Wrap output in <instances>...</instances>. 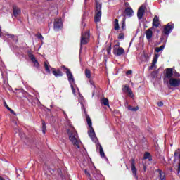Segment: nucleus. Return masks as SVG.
I'll list each match as a JSON object with an SVG mask.
<instances>
[{"label":"nucleus","instance_id":"nucleus-51","mask_svg":"<svg viewBox=\"0 0 180 180\" xmlns=\"http://www.w3.org/2000/svg\"><path fill=\"white\" fill-rule=\"evenodd\" d=\"M17 176L18 177V176H19V174H18Z\"/></svg>","mask_w":180,"mask_h":180},{"label":"nucleus","instance_id":"nucleus-3","mask_svg":"<svg viewBox=\"0 0 180 180\" xmlns=\"http://www.w3.org/2000/svg\"><path fill=\"white\" fill-rule=\"evenodd\" d=\"M61 68L65 70V73L68 77V79L70 84L71 89L73 92V94H75V89H74V86L72 84L75 83V79H74V75H72V73L71 72V70L68 69V68L65 67V65H62Z\"/></svg>","mask_w":180,"mask_h":180},{"label":"nucleus","instance_id":"nucleus-14","mask_svg":"<svg viewBox=\"0 0 180 180\" xmlns=\"http://www.w3.org/2000/svg\"><path fill=\"white\" fill-rule=\"evenodd\" d=\"M22 13V11L20 10V8L18 7L15 5L13 6V15L15 18H18L19 15Z\"/></svg>","mask_w":180,"mask_h":180},{"label":"nucleus","instance_id":"nucleus-21","mask_svg":"<svg viewBox=\"0 0 180 180\" xmlns=\"http://www.w3.org/2000/svg\"><path fill=\"white\" fill-rule=\"evenodd\" d=\"M122 91L124 92H127V94H129V95H130V96H133V91H131V90L130 89V87L127 85H125L124 86V88L122 89Z\"/></svg>","mask_w":180,"mask_h":180},{"label":"nucleus","instance_id":"nucleus-30","mask_svg":"<svg viewBox=\"0 0 180 180\" xmlns=\"http://www.w3.org/2000/svg\"><path fill=\"white\" fill-rule=\"evenodd\" d=\"M164 49H165V45H162L160 47H156L155 49V51L156 53H160V51H162V50H164Z\"/></svg>","mask_w":180,"mask_h":180},{"label":"nucleus","instance_id":"nucleus-17","mask_svg":"<svg viewBox=\"0 0 180 180\" xmlns=\"http://www.w3.org/2000/svg\"><path fill=\"white\" fill-rule=\"evenodd\" d=\"M124 13L127 16H129V18H131V16H133V13H134V11L131 7H127L125 8Z\"/></svg>","mask_w":180,"mask_h":180},{"label":"nucleus","instance_id":"nucleus-16","mask_svg":"<svg viewBox=\"0 0 180 180\" xmlns=\"http://www.w3.org/2000/svg\"><path fill=\"white\" fill-rule=\"evenodd\" d=\"M158 57H160V55H155L152 61V65L149 67V70H154V67H155V64H157V61H158Z\"/></svg>","mask_w":180,"mask_h":180},{"label":"nucleus","instance_id":"nucleus-24","mask_svg":"<svg viewBox=\"0 0 180 180\" xmlns=\"http://www.w3.org/2000/svg\"><path fill=\"white\" fill-rule=\"evenodd\" d=\"M114 29L115 30H119L120 29V27L119 26V20L115 19L114 21Z\"/></svg>","mask_w":180,"mask_h":180},{"label":"nucleus","instance_id":"nucleus-46","mask_svg":"<svg viewBox=\"0 0 180 180\" xmlns=\"http://www.w3.org/2000/svg\"><path fill=\"white\" fill-rule=\"evenodd\" d=\"M0 37H2V30L0 26Z\"/></svg>","mask_w":180,"mask_h":180},{"label":"nucleus","instance_id":"nucleus-25","mask_svg":"<svg viewBox=\"0 0 180 180\" xmlns=\"http://www.w3.org/2000/svg\"><path fill=\"white\" fill-rule=\"evenodd\" d=\"M44 67L45 68L46 72L48 74H50L51 71H50V65H49V63H47V62H44Z\"/></svg>","mask_w":180,"mask_h":180},{"label":"nucleus","instance_id":"nucleus-43","mask_svg":"<svg viewBox=\"0 0 180 180\" xmlns=\"http://www.w3.org/2000/svg\"><path fill=\"white\" fill-rule=\"evenodd\" d=\"M8 36L10 39H13V37H15V35L13 34H8Z\"/></svg>","mask_w":180,"mask_h":180},{"label":"nucleus","instance_id":"nucleus-6","mask_svg":"<svg viewBox=\"0 0 180 180\" xmlns=\"http://www.w3.org/2000/svg\"><path fill=\"white\" fill-rule=\"evenodd\" d=\"M174 30V23L169 22L167 25H164V28L162 31V33L163 34H165L166 36H169L171 34V32Z\"/></svg>","mask_w":180,"mask_h":180},{"label":"nucleus","instance_id":"nucleus-38","mask_svg":"<svg viewBox=\"0 0 180 180\" xmlns=\"http://www.w3.org/2000/svg\"><path fill=\"white\" fill-rule=\"evenodd\" d=\"M158 106H159V108H161V106H164V103H162V101L158 102Z\"/></svg>","mask_w":180,"mask_h":180},{"label":"nucleus","instance_id":"nucleus-35","mask_svg":"<svg viewBox=\"0 0 180 180\" xmlns=\"http://www.w3.org/2000/svg\"><path fill=\"white\" fill-rule=\"evenodd\" d=\"M37 37L38 39H40L41 40H43V39H44V38L43 37V35H41V34H40V33H39L38 34H37Z\"/></svg>","mask_w":180,"mask_h":180},{"label":"nucleus","instance_id":"nucleus-44","mask_svg":"<svg viewBox=\"0 0 180 180\" xmlns=\"http://www.w3.org/2000/svg\"><path fill=\"white\" fill-rule=\"evenodd\" d=\"M5 106L6 108V109H8V110H9V109H11V108H9V106H8V104H6V103H5Z\"/></svg>","mask_w":180,"mask_h":180},{"label":"nucleus","instance_id":"nucleus-1","mask_svg":"<svg viewBox=\"0 0 180 180\" xmlns=\"http://www.w3.org/2000/svg\"><path fill=\"white\" fill-rule=\"evenodd\" d=\"M68 134L69 136V140H70L73 146L75 147H77V148H79V142L77 139L78 136V133H77V131H75V129L74 127L68 129Z\"/></svg>","mask_w":180,"mask_h":180},{"label":"nucleus","instance_id":"nucleus-15","mask_svg":"<svg viewBox=\"0 0 180 180\" xmlns=\"http://www.w3.org/2000/svg\"><path fill=\"white\" fill-rule=\"evenodd\" d=\"M89 136L91 137V139L94 141V143H96L98 141V138L96 137V135L95 134V131L94 130V127H91L90 128V131H89Z\"/></svg>","mask_w":180,"mask_h":180},{"label":"nucleus","instance_id":"nucleus-31","mask_svg":"<svg viewBox=\"0 0 180 180\" xmlns=\"http://www.w3.org/2000/svg\"><path fill=\"white\" fill-rule=\"evenodd\" d=\"M121 29H122V30L126 29V18H123L122 19Z\"/></svg>","mask_w":180,"mask_h":180},{"label":"nucleus","instance_id":"nucleus-20","mask_svg":"<svg viewBox=\"0 0 180 180\" xmlns=\"http://www.w3.org/2000/svg\"><path fill=\"white\" fill-rule=\"evenodd\" d=\"M52 74H53L56 78H59V77H63V75H64V74L61 70H60V69H58L56 70H53Z\"/></svg>","mask_w":180,"mask_h":180},{"label":"nucleus","instance_id":"nucleus-41","mask_svg":"<svg viewBox=\"0 0 180 180\" xmlns=\"http://www.w3.org/2000/svg\"><path fill=\"white\" fill-rule=\"evenodd\" d=\"M126 74H127V75H131V74H133V71L128 70V71H127Z\"/></svg>","mask_w":180,"mask_h":180},{"label":"nucleus","instance_id":"nucleus-39","mask_svg":"<svg viewBox=\"0 0 180 180\" xmlns=\"http://www.w3.org/2000/svg\"><path fill=\"white\" fill-rule=\"evenodd\" d=\"M120 43L118 42L117 44H115L113 46V49H119V47H120Z\"/></svg>","mask_w":180,"mask_h":180},{"label":"nucleus","instance_id":"nucleus-19","mask_svg":"<svg viewBox=\"0 0 180 180\" xmlns=\"http://www.w3.org/2000/svg\"><path fill=\"white\" fill-rule=\"evenodd\" d=\"M153 26L154 27H158V26H160V18H158V16L155 15L153 20V23H152Z\"/></svg>","mask_w":180,"mask_h":180},{"label":"nucleus","instance_id":"nucleus-50","mask_svg":"<svg viewBox=\"0 0 180 180\" xmlns=\"http://www.w3.org/2000/svg\"><path fill=\"white\" fill-rule=\"evenodd\" d=\"M51 70H54V68H51Z\"/></svg>","mask_w":180,"mask_h":180},{"label":"nucleus","instance_id":"nucleus-7","mask_svg":"<svg viewBox=\"0 0 180 180\" xmlns=\"http://www.w3.org/2000/svg\"><path fill=\"white\" fill-rule=\"evenodd\" d=\"M63 29V20L61 18H55L53 22V30L58 32Z\"/></svg>","mask_w":180,"mask_h":180},{"label":"nucleus","instance_id":"nucleus-47","mask_svg":"<svg viewBox=\"0 0 180 180\" xmlns=\"http://www.w3.org/2000/svg\"><path fill=\"white\" fill-rule=\"evenodd\" d=\"M0 180H5V179H4L2 176H0Z\"/></svg>","mask_w":180,"mask_h":180},{"label":"nucleus","instance_id":"nucleus-22","mask_svg":"<svg viewBox=\"0 0 180 180\" xmlns=\"http://www.w3.org/2000/svg\"><path fill=\"white\" fill-rule=\"evenodd\" d=\"M143 160H148V161H153V156H151V153L146 152L143 155Z\"/></svg>","mask_w":180,"mask_h":180},{"label":"nucleus","instance_id":"nucleus-18","mask_svg":"<svg viewBox=\"0 0 180 180\" xmlns=\"http://www.w3.org/2000/svg\"><path fill=\"white\" fill-rule=\"evenodd\" d=\"M146 36L147 40L150 41V40H151V39L153 38V28H149L146 31Z\"/></svg>","mask_w":180,"mask_h":180},{"label":"nucleus","instance_id":"nucleus-26","mask_svg":"<svg viewBox=\"0 0 180 180\" xmlns=\"http://www.w3.org/2000/svg\"><path fill=\"white\" fill-rule=\"evenodd\" d=\"M139 109H140V108L139 106H136V107H133L131 105L128 106V110H131V112H137V110H139Z\"/></svg>","mask_w":180,"mask_h":180},{"label":"nucleus","instance_id":"nucleus-13","mask_svg":"<svg viewBox=\"0 0 180 180\" xmlns=\"http://www.w3.org/2000/svg\"><path fill=\"white\" fill-rule=\"evenodd\" d=\"M28 57L30 58L31 61L34 63L35 67H40V64L39 63V61H37V59H36V57H34V55L30 51L27 52Z\"/></svg>","mask_w":180,"mask_h":180},{"label":"nucleus","instance_id":"nucleus-5","mask_svg":"<svg viewBox=\"0 0 180 180\" xmlns=\"http://www.w3.org/2000/svg\"><path fill=\"white\" fill-rule=\"evenodd\" d=\"M174 76V70L172 68H166L165 73L163 77L164 84H168V79H171Z\"/></svg>","mask_w":180,"mask_h":180},{"label":"nucleus","instance_id":"nucleus-45","mask_svg":"<svg viewBox=\"0 0 180 180\" xmlns=\"http://www.w3.org/2000/svg\"><path fill=\"white\" fill-rule=\"evenodd\" d=\"M125 6H127V8H129V6H130V4H129V2L125 3Z\"/></svg>","mask_w":180,"mask_h":180},{"label":"nucleus","instance_id":"nucleus-42","mask_svg":"<svg viewBox=\"0 0 180 180\" xmlns=\"http://www.w3.org/2000/svg\"><path fill=\"white\" fill-rule=\"evenodd\" d=\"M8 110H9V112H11V113H12V115H16V112H15V111H13V110L10 108Z\"/></svg>","mask_w":180,"mask_h":180},{"label":"nucleus","instance_id":"nucleus-49","mask_svg":"<svg viewBox=\"0 0 180 180\" xmlns=\"http://www.w3.org/2000/svg\"><path fill=\"white\" fill-rule=\"evenodd\" d=\"M160 40H163V38H160Z\"/></svg>","mask_w":180,"mask_h":180},{"label":"nucleus","instance_id":"nucleus-37","mask_svg":"<svg viewBox=\"0 0 180 180\" xmlns=\"http://www.w3.org/2000/svg\"><path fill=\"white\" fill-rule=\"evenodd\" d=\"M19 136L21 139H23V137H25V133L20 131L19 132Z\"/></svg>","mask_w":180,"mask_h":180},{"label":"nucleus","instance_id":"nucleus-33","mask_svg":"<svg viewBox=\"0 0 180 180\" xmlns=\"http://www.w3.org/2000/svg\"><path fill=\"white\" fill-rule=\"evenodd\" d=\"M85 75L86 77V78H91V70H89V69H86L85 70Z\"/></svg>","mask_w":180,"mask_h":180},{"label":"nucleus","instance_id":"nucleus-10","mask_svg":"<svg viewBox=\"0 0 180 180\" xmlns=\"http://www.w3.org/2000/svg\"><path fill=\"white\" fill-rule=\"evenodd\" d=\"M145 12H146V6H141L138 9V12H137V18L139 20L143 19Z\"/></svg>","mask_w":180,"mask_h":180},{"label":"nucleus","instance_id":"nucleus-48","mask_svg":"<svg viewBox=\"0 0 180 180\" xmlns=\"http://www.w3.org/2000/svg\"><path fill=\"white\" fill-rule=\"evenodd\" d=\"M144 57H148V55L147 53L144 54Z\"/></svg>","mask_w":180,"mask_h":180},{"label":"nucleus","instance_id":"nucleus-40","mask_svg":"<svg viewBox=\"0 0 180 180\" xmlns=\"http://www.w3.org/2000/svg\"><path fill=\"white\" fill-rule=\"evenodd\" d=\"M84 173H85V174H86L87 176H91V174H89V172H88V170H87V169H85V170H84Z\"/></svg>","mask_w":180,"mask_h":180},{"label":"nucleus","instance_id":"nucleus-34","mask_svg":"<svg viewBox=\"0 0 180 180\" xmlns=\"http://www.w3.org/2000/svg\"><path fill=\"white\" fill-rule=\"evenodd\" d=\"M107 53L110 55V51H112V43H110L109 46L106 49Z\"/></svg>","mask_w":180,"mask_h":180},{"label":"nucleus","instance_id":"nucleus-36","mask_svg":"<svg viewBox=\"0 0 180 180\" xmlns=\"http://www.w3.org/2000/svg\"><path fill=\"white\" fill-rule=\"evenodd\" d=\"M118 39H124V34L120 33L118 35Z\"/></svg>","mask_w":180,"mask_h":180},{"label":"nucleus","instance_id":"nucleus-23","mask_svg":"<svg viewBox=\"0 0 180 180\" xmlns=\"http://www.w3.org/2000/svg\"><path fill=\"white\" fill-rule=\"evenodd\" d=\"M98 145L99 146L100 155L102 158H103V157H105V152L103 151V148H102V145H101V143H98Z\"/></svg>","mask_w":180,"mask_h":180},{"label":"nucleus","instance_id":"nucleus-4","mask_svg":"<svg viewBox=\"0 0 180 180\" xmlns=\"http://www.w3.org/2000/svg\"><path fill=\"white\" fill-rule=\"evenodd\" d=\"M89 39H91V34L89 31H86L84 33L82 32L81 35L80 46H85L89 43Z\"/></svg>","mask_w":180,"mask_h":180},{"label":"nucleus","instance_id":"nucleus-12","mask_svg":"<svg viewBox=\"0 0 180 180\" xmlns=\"http://www.w3.org/2000/svg\"><path fill=\"white\" fill-rule=\"evenodd\" d=\"M113 54L117 57H120V56L124 54V49L122 47L113 48Z\"/></svg>","mask_w":180,"mask_h":180},{"label":"nucleus","instance_id":"nucleus-8","mask_svg":"<svg viewBox=\"0 0 180 180\" xmlns=\"http://www.w3.org/2000/svg\"><path fill=\"white\" fill-rule=\"evenodd\" d=\"M168 84H169L170 86H173V88H176L180 85V79L176 78H170L168 81Z\"/></svg>","mask_w":180,"mask_h":180},{"label":"nucleus","instance_id":"nucleus-27","mask_svg":"<svg viewBox=\"0 0 180 180\" xmlns=\"http://www.w3.org/2000/svg\"><path fill=\"white\" fill-rule=\"evenodd\" d=\"M86 122L88 124L89 127L92 128V120H91V117L89 115H86Z\"/></svg>","mask_w":180,"mask_h":180},{"label":"nucleus","instance_id":"nucleus-32","mask_svg":"<svg viewBox=\"0 0 180 180\" xmlns=\"http://www.w3.org/2000/svg\"><path fill=\"white\" fill-rule=\"evenodd\" d=\"M47 129L46 127V122L44 121L42 122V133L43 134H46Z\"/></svg>","mask_w":180,"mask_h":180},{"label":"nucleus","instance_id":"nucleus-28","mask_svg":"<svg viewBox=\"0 0 180 180\" xmlns=\"http://www.w3.org/2000/svg\"><path fill=\"white\" fill-rule=\"evenodd\" d=\"M101 103L104 105V106H109V100L106 98H103L101 100Z\"/></svg>","mask_w":180,"mask_h":180},{"label":"nucleus","instance_id":"nucleus-9","mask_svg":"<svg viewBox=\"0 0 180 180\" xmlns=\"http://www.w3.org/2000/svg\"><path fill=\"white\" fill-rule=\"evenodd\" d=\"M130 161L132 174L134 176H135V178H137V168H136V160H134V158H131Z\"/></svg>","mask_w":180,"mask_h":180},{"label":"nucleus","instance_id":"nucleus-29","mask_svg":"<svg viewBox=\"0 0 180 180\" xmlns=\"http://www.w3.org/2000/svg\"><path fill=\"white\" fill-rule=\"evenodd\" d=\"M158 172H159V176L160 180H164L165 178V174H164V172H162V171L161 169H158Z\"/></svg>","mask_w":180,"mask_h":180},{"label":"nucleus","instance_id":"nucleus-2","mask_svg":"<svg viewBox=\"0 0 180 180\" xmlns=\"http://www.w3.org/2000/svg\"><path fill=\"white\" fill-rule=\"evenodd\" d=\"M95 15H94V22L98 23L101 22L102 18V4L99 3L98 0L95 1Z\"/></svg>","mask_w":180,"mask_h":180},{"label":"nucleus","instance_id":"nucleus-11","mask_svg":"<svg viewBox=\"0 0 180 180\" xmlns=\"http://www.w3.org/2000/svg\"><path fill=\"white\" fill-rule=\"evenodd\" d=\"M174 161L179 160V165L177 166V172L178 174L180 173V149H177L176 150H175L174 152Z\"/></svg>","mask_w":180,"mask_h":180}]
</instances>
